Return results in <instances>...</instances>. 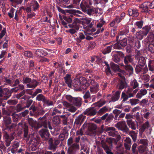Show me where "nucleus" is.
<instances>
[{"instance_id": "1", "label": "nucleus", "mask_w": 154, "mask_h": 154, "mask_svg": "<svg viewBox=\"0 0 154 154\" xmlns=\"http://www.w3.org/2000/svg\"><path fill=\"white\" fill-rule=\"evenodd\" d=\"M80 6L83 12L90 16L94 13L97 14L98 12V8H91L85 1L82 2L80 4Z\"/></svg>"}, {"instance_id": "2", "label": "nucleus", "mask_w": 154, "mask_h": 154, "mask_svg": "<svg viewBox=\"0 0 154 154\" xmlns=\"http://www.w3.org/2000/svg\"><path fill=\"white\" fill-rule=\"evenodd\" d=\"M17 88H14L10 90L8 88H4V91L2 93H0V97H2V100H7L11 96L12 93L13 92L14 90H15Z\"/></svg>"}, {"instance_id": "3", "label": "nucleus", "mask_w": 154, "mask_h": 154, "mask_svg": "<svg viewBox=\"0 0 154 154\" xmlns=\"http://www.w3.org/2000/svg\"><path fill=\"white\" fill-rule=\"evenodd\" d=\"M23 81L27 84V86L29 88H34L39 85L38 82L35 80L33 79L32 80L31 78L28 77H26L25 79L23 78Z\"/></svg>"}, {"instance_id": "4", "label": "nucleus", "mask_w": 154, "mask_h": 154, "mask_svg": "<svg viewBox=\"0 0 154 154\" xmlns=\"http://www.w3.org/2000/svg\"><path fill=\"white\" fill-rule=\"evenodd\" d=\"M38 133L43 141L48 142V140L51 137L50 134L47 129H42L39 131Z\"/></svg>"}, {"instance_id": "5", "label": "nucleus", "mask_w": 154, "mask_h": 154, "mask_svg": "<svg viewBox=\"0 0 154 154\" xmlns=\"http://www.w3.org/2000/svg\"><path fill=\"white\" fill-rule=\"evenodd\" d=\"M60 143V140L57 139L54 140V143H53V139L52 137L50 138L48 140L49 144L48 149L50 150H52L53 151L56 150L57 147V146Z\"/></svg>"}, {"instance_id": "6", "label": "nucleus", "mask_w": 154, "mask_h": 154, "mask_svg": "<svg viewBox=\"0 0 154 154\" xmlns=\"http://www.w3.org/2000/svg\"><path fill=\"white\" fill-rule=\"evenodd\" d=\"M19 125H21V127L22 128L24 132V137L26 138L25 140L28 141L30 138L29 134V128L27 124L25 122L22 123H19L18 124Z\"/></svg>"}, {"instance_id": "7", "label": "nucleus", "mask_w": 154, "mask_h": 154, "mask_svg": "<svg viewBox=\"0 0 154 154\" xmlns=\"http://www.w3.org/2000/svg\"><path fill=\"white\" fill-rule=\"evenodd\" d=\"M115 126L119 130L123 131L124 132L127 133L129 131V128L125 121L118 122L115 124Z\"/></svg>"}, {"instance_id": "8", "label": "nucleus", "mask_w": 154, "mask_h": 154, "mask_svg": "<svg viewBox=\"0 0 154 154\" xmlns=\"http://www.w3.org/2000/svg\"><path fill=\"white\" fill-rule=\"evenodd\" d=\"M51 124V122L48 120H42L38 122V127L39 128L42 127L45 128H47L48 127L51 130L52 129V127Z\"/></svg>"}, {"instance_id": "9", "label": "nucleus", "mask_w": 154, "mask_h": 154, "mask_svg": "<svg viewBox=\"0 0 154 154\" xmlns=\"http://www.w3.org/2000/svg\"><path fill=\"white\" fill-rule=\"evenodd\" d=\"M101 146L103 149L104 147L106 146L109 148L110 150H111L113 147L112 138L110 137L109 138H106V142H104V140H102L101 141Z\"/></svg>"}, {"instance_id": "10", "label": "nucleus", "mask_w": 154, "mask_h": 154, "mask_svg": "<svg viewBox=\"0 0 154 154\" xmlns=\"http://www.w3.org/2000/svg\"><path fill=\"white\" fill-rule=\"evenodd\" d=\"M74 88L76 91H81L82 90L81 88L82 87L80 84V81L78 78L74 79L72 83V87Z\"/></svg>"}, {"instance_id": "11", "label": "nucleus", "mask_w": 154, "mask_h": 154, "mask_svg": "<svg viewBox=\"0 0 154 154\" xmlns=\"http://www.w3.org/2000/svg\"><path fill=\"white\" fill-rule=\"evenodd\" d=\"M97 113V111L94 108L91 107L87 109L83 113L87 116H92L95 115Z\"/></svg>"}, {"instance_id": "12", "label": "nucleus", "mask_w": 154, "mask_h": 154, "mask_svg": "<svg viewBox=\"0 0 154 154\" xmlns=\"http://www.w3.org/2000/svg\"><path fill=\"white\" fill-rule=\"evenodd\" d=\"M151 125L149 122L147 121L142 124L140 127L139 131L141 133H143L146 130L151 129Z\"/></svg>"}, {"instance_id": "13", "label": "nucleus", "mask_w": 154, "mask_h": 154, "mask_svg": "<svg viewBox=\"0 0 154 154\" xmlns=\"http://www.w3.org/2000/svg\"><path fill=\"white\" fill-rule=\"evenodd\" d=\"M116 54H114L113 56L112 60L116 63H118L120 60L119 57H124V54L121 51H116Z\"/></svg>"}, {"instance_id": "14", "label": "nucleus", "mask_w": 154, "mask_h": 154, "mask_svg": "<svg viewBox=\"0 0 154 154\" xmlns=\"http://www.w3.org/2000/svg\"><path fill=\"white\" fill-rule=\"evenodd\" d=\"M26 120L29 124L31 127L35 129H38V122L37 121L31 118H27Z\"/></svg>"}, {"instance_id": "15", "label": "nucleus", "mask_w": 154, "mask_h": 154, "mask_svg": "<svg viewBox=\"0 0 154 154\" xmlns=\"http://www.w3.org/2000/svg\"><path fill=\"white\" fill-rule=\"evenodd\" d=\"M141 67L140 65H137L136 66L135 71L137 73L139 74L141 72H143L144 74L146 73L148 71V69L147 67Z\"/></svg>"}, {"instance_id": "16", "label": "nucleus", "mask_w": 154, "mask_h": 154, "mask_svg": "<svg viewBox=\"0 0 154 154\" xmlns=\"http://www.w3.org/2000/svg\"><path fill=\"white\" fill-rule=\"evenodd\" d=\"M127 86V84L126 82L125 79H124L123 80H120L116 87L118 89L122 90L124 88H126Z\"/></svg>"}, {"instance_id": "17", "label": "nucleus", "mask_w": 154, "mask_h": 154, "mask_svg": "<svg viewBox=\"0 0 154 154\" xmlns=\"http://www.w3.org/2000/svg\"><path fill=\"white\" fill-rule=\"evenodd\" d=\"M66 11L68 12V13H70L73 14L74 15H76L77 16L79 17H82V15H83V13L80 11L78 10H67Z\"/></svg>"}, {"instance_id": "18", "label": "nucleus", "mask_w": 154, "mask_h": 154, "mask_svg": "<svg viewBox=\"0 0 154 154\" xmlns=\"http://www.w3.org/2000/svg\"><path fill=\"white\" fill-rule=\"evenodd\" d=\"M105 131L106 132L109 131L108 132L109 135L110 136L114 137L116 135V129L113 127H107L106 128Z\"/></svg>"}, {"instance_id": "19", "label": "nucleus", "mask_w": 154, "mask_h": 154, "mask_svg": "<svg viewBox=\"0 0 154 154\" xmlns=\"http://www.w3.org/2000/svg\"><path fill=\"white\" fill-rule=\"evenodd\" d=\"M86 116L83 115L79 116L76 119L75 123L77 125L80 124V125L83 122Z\"/></svg>"}, {"instance_id": "20", "label": "nucleus", "mask_w": 154, "mask_h": 154, "mask_svg": "<svg viewBox=\"0 0 154 154\" xmlns=\"http://www.w3.org/2000/svg\"><path fill=\"white\" fill-rule=\"evenodd\" d=\"M126 122L129 128L132 130H135L137 128V126L135 122L132 119L127 120Z\"/></svg>"}, {"instance_id": "21", "label": "nucleus", "mask_w": 154, "mask_h": 154, "mask_svg": "<svg viewBox=\"0 0 154 154\" xmlns=\"http://www.w3.org/2000/svg\"><path fill=\"white\" fill-rule=\"evenodd\" d=\"M111 68L114 72H122L123 71L120 69L118 65L114 63H111L110 64Z\"/></svg>"}, {"instance_id": "22", "label": "nucleus", "mask_w": 154, "mask_h": 154, "mask_svg": "<svg viewBox=\"0 0 154 154\" xmlns=\"http://www.w3.org/2000/svg\"><path fill=\"white\" fill-rule=\"evenodd\" d=\"M72 102V103L76 106L79 107L82 104V99L79 97H75Z\"/></svg>"}, {"instance_id": "23", "label": "nucleus", "mask_w": 154, "mask_h": 154, "mask_svg": "<svg viewBox=\"0 0 154 154\" xmlns=\"http://www.w3.org/2000/svg\"><path fill=\"white\" fill-rule=\"evenodd\" d=\"M135 118L136 119V122L137 123V125L138 123L141 124L144 121V119L143 117L140 116L139 115V113L137 112L135 116Z\"/></svg>"}, {"instance_id": "24", "label": "nucleus", "mask_w": 154, "mask_h": 154, "mask_svg": "<svg viewBox=\"0 0 154 154\" xmlns=\"http://www.w3.org/2000/svg\"><path fill=\"white\" fill-rule=\"evenodd\" d=\"M28 144L34 147H37L38 144L37 140L34 137H30Z\"/></svg>"}, {"instance_id": "25", "label": "nucleus", "mask_w": 154, "mask_h": 154, "mask_svg": "<svg viewBox=\"0 0 154 154\" xmlns=\"http://www.w3.org/2000/svg\"><path fill=\"white\" fill-rule=\"evenodd\" d=\"M52 124L53 125L56 126L60 124V121L58 116H55L53 117L52 119Z\"/></svg>"}, {"instance_id": "26", "label": "nucleus", "mask_w": 154, "mask_h": 154, "mask_svg": "<svg viewBox=\"0 0 154 154\" xmlns=\"http://www.w3.org/2000/svg\"><path fill=\"white\" fill-rule=\"evenodd\" d=\"M146 49L152 53H154V45L152 43H148L146 45Z\"/></svg>"}, {"instance_id": "27", "label": "nucleus", "mask_w": 154, "mask_h": 154, "mask_svg": "<svg viewBox=\"0 0 154 154\" xmlns=\"http://www.w3.org/2000/svg\"><path fill=\"white\" fill-rule=\"evenodd\" d=\"M147 93V91L145 89H141L136 95V97L138 98H141L143 96L145 95Z\"/></svg>"}, {"instance_id": "28", "label": "nucleus", "mask_w": 154, "mask_h": 154, "mask_svg": "<svg viewBox=\"0 0 154 154\" xmlns=\"http://www.w3.org/2000/svg\"><path fill=\"white\" fill-rule=\"evenodd\" d=\"M127 133L131 137L133 141L135 142L137 140V133L133 131H129Z\"/></svg>"}, {"instance_id": "29", "label": "nucleus", "mask_w": 154, "mask_h": 154, "mask_svg": "<svg viewBox=\"0 0 154 154\" xmlns=\"http://www.w3.org/2000/svg\"><path fill=\"white\" fill-rule=\"evenodd\" d=\"M124 57V62L126 64H127L129 62L131 63L133 61V59L132 58L131 56L130 55H126Z\"/></svg>"}, {"instance_id": "30", "label": "nucleus", "mask_w": 154, "mask_h": 154, "mask_svg": "<svg viewBox=\"0 0 154 154\" xmlns=\"http://www.w3.org/2000/svg\"><path fill=\"white\" fill-rule=\"evenodd\" d=\"M120 94V91H116L111 97L112 101L114 102L117 100L119 98Z\"/></svg>"}, {"instance_id": "31", "label": "nucleus", "mask_w": 154, "mask_h": 154, "mask_svg": "<svg viewBox=\"0 0 154 154\" xmlns=\"http://www.w3.org/2000/svg\"><path fill=\"white\" fill-rule=\"evenodd\" d=\"M124 68L125 69V70L128 71L129 74H132L133 73V68L132 66L130 65H123Z\"/></svg>"}, {"instance_id": "32", "label": "nucleus", "mask_w": 154, "mask_h": 154, "mask_svg": "<svg viewBox=\"0 0 154 154\" xmlns=\"http://www.w3.org/2000/svg\"><path fill=\"white\" fill-rule=\"evenodd\" d=\"M16 126L15 124L12 123L10 125H7L5 126L6 128L5 129L8 130V132H9L15 130Z\"/></svg>"}, {"instance_id": "33", "label": "nucleus", "mask_w": 154, "mask_h": 154, "mask_svg": "<svg viewBox=\"0 0 154 154\" xmlns=\"http://www.w3.org/2000/svg\"><path fill=\"white\" fill-rule=\"evenodd\" d=\"M138 65L141 67H143L146 63V60L144 57H140L138 58Z\"/></svg>"}, {"instance_id": "34", "label": "nucleus", "mask_w": 154, "mask_h": 154, "mask_svg": "<svg viewBox=\"0 0 154 154\" xmlns=\"http://www.w3.org/2000/svg\"><path fill=\"white\" fill-rule=\"evenodd\" d=\"M3 121L5 124V126L11 124L12 121L11 118L9 117H6L4 118Z\"/></svg>"}, {"instance_id": "35", "label": "nucleus", "mask_w": 154, "mask_h": 154, "mask_svg": "<svg viewBox=\"0 0 154 154\" xmlns=\"http://www.w3.org/2000/svg\"><path fill=\"white\" fill-rule=\"evenodd\" d=\"M103 63L105 64V66H106L105 68L106 67V68L105 69L106 73V75H109L110 74H112V72L110 69V68L109 64L105 61Z\"/></svg>"}, {"instance_id": "36", "label": "nucleus", "mask_w": 154, "mask_h": 154, "mask_svg": "<svg viewBox=\"0 0 154 154\" xmlns=\"http://www.w3.org/2000/svg\"><path fill=\"white\" fill-rule=\"evenodd\" d=\"M46 98L42 94H41L37 96L36 100L38 101H42L43 103Z\"/></svg>"}, {"instance_id": "37", "label": "nucleus", "mask_w": 154, "mask_h": 154, "mask_svg": "<svg viewBox=\"0 0 154 154\" xmlns=\"http://www.w3.org/2000/svg\"><path fill=\"white\" fill-rule=\"evenodd\" d=\"M108 110V108L106 106H105L100 109L97 112L100 115L103 114L107 112Z\"/></svg>"}, {"instance_id": "38", "label": "nucleus", "mask_w": 154, "mask_h": 154, "mask_svg": "<svg viewBox=\"0 0 154 154\" xmlns=\"http://www.w3.org/2000/svg\"><path fill=\"white\" fill-rule=\"evenodd\" d=\"M151 28L150 26H146L143 27L141 31L144 34L145 36H146L149 32Z\"/></svg>"}, {"instance_id": "39", "label": "nucleus", "mask_w": 154, "mask_h": 154, "mask_svg": "<svg viewBox=\"0 0 154 154\" xmlns=\"http://www.w3.org/2000/svg\"><path fill=\"white\" fill-rule=\"evenodd\" d=\"M97 128V126L94 124H91L88 126V130L90 132H93Z\"/></svg>"}, {"instance_id": "40", "label": "nucleus", "mask_w": 154, "mask_h": 154, "mask_svg": "<svg viewBox=\"0 0 154 154\" xmlns=\"http://www.w3.org/2000/svg\"><path fill=\"white\" fill-rule=\"evenodd\" d=\"M43 105L44 106H50L53 105V102L48 99L46 97L44 101Z\"/></svg>"}, {"instance_id": "41", "label": "nucleus", "mask_w": 154, "mask_h": 154, "mask_svg": "<svg viewBox=\"0 0 154 154\" xmlns=\"http://www.w3.org/2000/svg\"><path fill=\"white\" fill-rule=\"evenodd\" d=\"M137 144L136 143H134L132 146L131 150L133 154L138 153V150L137 149Z\"/></svg>"}, {"instance_id": "42", "label": "nucleus", "mask_w": 154, "mask_h": 154, "mask_svg": "<svg viewBox=\"0 0 154 154\" xmlns=\"http://www.w3.org/2000/svg\"><path fill=\"white\" fill-rule=\"evenodd\" d=\"M99 86L97 83L95 84V85H93V86L90 87L91 92H97L98 90Z\"/></svg>"}, {"instance_id": "43", "label": "nucleus", "mask_w": 154, "mask_h": 154, "mask_svg": "<svg viewBox=\"0 0 154 154\" xmlns=\"http://www.w3.org/2000/svg\"><path fill=\"white\" fill-rule=\"evenodd\" d=\"M144 35L143 32L141 31V30L139 32H137L136 35V37L139 40L142 39Z\"/></svg>"}, {"instance_id": "44", "label": "nucleus", "mask_w": 154, "mask_h": 154, "mask_svg": "<svg viewBox=\"0 0 154 154\" xmlns=\"http://www.w3.org/2000/svg\"><path fill=\"white\" fill-rule=\"evenodd\" d=\"M146 147H144L143 145H140L137 147L138 151L140 154H142L146 150Z\"/></svg>"}, {"instance_id": "45", "label": "nucleus", "mask_w": 154, "mask_h": 154, "mask_svg": "<svg viewBox=\"0 0 154 154\" xmlns=\"http://www.w3.org/2000/svg\"><path fill=\"white\" fill-rule=\"evenodd\" d=\"M79 81H80V84L81 86L82 85H85L87 83V80L84 77H81L78 78Z\"/></svg>"}, {"instance_id": "46", "label": "nucleus", "mask_w": 154, "mask_h": 154, "mask_svg": "<svg viewBox=\"0 0 154 154\" xmlns=\"http://www.w3.org/2000/svg\"><path fill=\"white\" fill-rule=\"evenodd\" d=\"M36 54L40 57H43L44 55V51L42 49H38L35 52Z\"/></svg>"}, {"instance_id": "47", "label": "nucleus", "mask_w": 154, "mask_h": 154, "mask_svg": "<svg viewBox=\"0 0 154 154\" xmlns=\"http://www.w3.org/2000/svg\"><path fill=\"white\" fill-rule=\"evenodd\" d=\"M121 139V137L120 135L117 134L116 136V138H112V143H114L115 145L117 144L118 142Z\"/></svg>"}, {"instance_id": "48", "label": "nucleus", "mask_w": 154, "mask_h": 154, "mask_svg": "<svg viewBox=\"0 0 154 154\" xmlns=\"http://www.w3.org/2000/svg\"><path fill=\"white\" fill-rule=\"evenodd\" d=\"M112 47V45H111L107 47L102 51V53L104 54L109 53L111 52Z\"/></svg>"}, {"instance_id": "49", "label": "nucleus", "mask_w": 154, "mask_h": 154, "mask_svg": "<svg viewBox=\"0 0 154 154\" xmlns=\"http://www.w3.org/2000/svg\"><path fill=\"white\" fill-rule=\"evenodd\" d=\"M149 42H152L154 40V35L152 32H150L147 37Z\"/></svg>"}, {"instance_id": "50", "label": "nucleus", "mask_w": 154, "mask_h": 154, "mask_svg": "<svg viewBox=\"0 0 154 154\" xmlns=\"http://www.w3.org/2000/svg\"><path fill=\"white\" fill-rule=\"evenodd\" d=\"M139 143L143 144L144 147H147L148 145V140L145 139H141L140 140Z\"/></svg>"}, {"instance_id": "51", "label": "nucleus", "mask_w": 154, "mask_h": 154, "mask_svg": "<svg viewBox=\"0 0 154 154\" xmlns=\"http://www.w3.org/2000/svg\"><path fill=\"white\" fill-rule=\"evenodd\" d=\"M76 149L69 147L67 149L66 154H76Z\"/></svg>"}, {"instance_id": "52", "label": "nucleus", "mask_w": 154, "mask_h": 154, "mask_svg": "<svg viewBox=\"0 0 154 154\" xmlns=\"http://www.w3.org/2000/svg\"><path fill=\"white\" fill-rule=\"evenodd\" d=\"M33 10L34 11L37 10L39 7V5L38 3L36 1H34V3L32 5Z\"/></svg>"}, {"instance_id": "53", "label": "nucleus", "mask_w": 154, "mask_h": 154, "mask_svg": "<svg viewBox=\"0 0 154 154\" xmlns=\"http://www.w3.org/2000/svg\"><path fill=\"white\" fill-rule=\"evenodd\" d=\"M77 108L74 106L70 104L67 109V110L71 112H74L76 110Z\"/></svg>"}, {"instance_id": "54", "label": "nucleus", "mask_w": 154, "mask_h": 154, "mask_svg": "<svg viewBox=\"0 0 154 154\" xmlns=\"http://www.w3.org/2000/svg\"><path fill=\"white\" fill-rule=\"evenodd\" d=\"M129 97L125 94V92H123L122 93L121 98L123 99V102H125L127 101Z\"/></svg>"}, {"instance_id": "55", "label": "nucleus", "mask_w": 154, "mask_h": 154, "mask_svg": "<svg viewBox=\"0 0 154 154\" xmlns=\"http://www.w3.org/2000/svg\"><path fill=\"white\" fill-rule=\"evenodd\" d=\"M2 113L3 115H5L8 116L10 115L11 112L8 109H5V108H3L2 109Z\"/></svg>"}, {"instance_id": "56", "label": "nucleus", "mask_w": 154, "mask_h": 154, "mask_svg": "<svg viewBox=\"0 0 154 154\" xmlns=\"http://www.w3.org/2000/svg\"><path fill=\"white\" fill-rule=\"evenodd\" d=\"M132 89L128 88L125 93V94L128 95L129 97H133L134 96L133 94L132 93Z\"/></svg>"}, {"instance_id": "57", "label": "nucleus", "mask_w": 154, "mask_h": 154, "mask_svg": "<svg viewBox=\"0 0 154 154\" xmlns=\"http://www.w3.org/2000/svg\"><path fill=\"white\" fill-rule=\"evenodd\" d=\"M83 98L85 99H91V96L90 93L88 91L85 92L83 96Z\"/></svg>"}, {"instance_id": "58", "label": "nucleus", "mask_w": 154, "mask_h": 154, "mask_svg": "<svg viewBox=\"0 0 154 154\" xmlns=\"http://www.w3.org/2000/svg\"><path fill=\"white\" fill-rule=\"evenodd\" d=\"M42 92V90L41 89L38 88L35 90V91L32 95L31 97L32 98L34 97L35 96H36L37 94L39 93H41Z\"/></svg>"}, {"instance_id": "59", "label": "nucleus", "mask_w": 154, "mask_h": 154, "mask_svg": "<svg viewBox=\"0 0 154 154\" xmlns=\"http://www.w3.org/2000/svg\"><path fill=\"white\" fill-rule=\"evenodd\" d=\"M149 2H145L142 4V5H143V10H144L145 12H147L148 11V6L149 5L148 4Z\"/></svg>"}, {"instance_id": "60", "label": "nucleus", "mask_w": 154, "mask_h": 154, "mask_svg": "<svg viewBox=\"0 0 154 154\" xmlns=\"http://www.w3.org/2000/svg\"><path fill=\"white\" fill-rule=\"evenodd\" d=\"M32 108L33 113H34V115H37L39 109L38 107H35L33 105H32L31 106V108Z\"/></svg>"}, {"instance_id": "61", "label": "nucleus", "mask_w": 154, "mask_h": 154, "mask_svg": "<svg viewBox=\"0 0 154 154\" xmlns=\"http://www.w3.org/2000/svg\"><path fill=\"white\" fill-rule=\"evenodd\" d=\"M139 101L138 99H130L129 102L131 105H134L136 104Z\"/></svg>"}, {"instance_id": "62", "label": "nucleus", "mask_w": 154, "mask_h": 154, "mask_svg": "<svg viewBox=\"0 0 154 154\" xmlns=\"http://www.w3.org/2000/svg\"><path fill=\"white\" fill-rule=\"evenodd\" d=\"M69 147L72 149H76V151L77 149H79V145L76 143H72Z\"/></svg>"}, {"instance_id": "63", "label": "nucleus", "mask_w": 154, "mask_h": 154, "mask_svg": "<svg viewBox=\"0 0 154 154\" xmlns=\"http://www.w3.org/2000/svg\"><path fill=\"white\" fill-rule=\"evenodd\" d=\"M17 102V101L15 100H9L7 101V103L10 105H16Z\"/></svg>"}, {"instance_id": "64", "label": "nucleus", "mask_w": 154, "mask_h": 154, "mask_svg": "<svg viewBox=\"0 0 154 154\" xmlns=\"http://www.w3.org/2000/svg\"><path fill=\"white\" fill-rule=\"evenodd\" d=\"M104 147V150L107 154H114L108 147L106 146Z\"/></svg>"}]
</instances>
